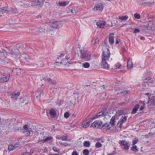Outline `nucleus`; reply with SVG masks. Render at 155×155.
<instances>
[{
	"label": "nucleus",
	"mask_w": 155,
	"mask_h": 155,
	"mask_svg": "<svg viewBox=\"0 0 155 155\" xmlns=\"http://www.w3.org/2000/svg\"><path fill=\"white\" fill-rule=\"evenodd\" d=\"M91 119L89 120L86 121L85 123L84 122L82 124V127L84 128H86L88 127L90 125V123L91 122Z\"/></svg>",
	"instance_id": "412c9836"
},
{
	"label": "nucleus",
	"mask_w": 155,
	"mask_h": 155,
	"mask_svg": "<svg viewBox=\"0 0 155 155\" xmlns=\"http://www.w3.org/2000/svg\"><path fill=\"white\" fill-rule=\"evenodd\" d=\"M66 1L59 2L58 3L59 5L60 6H64L67 5L68 4Z\"/></svg>",
	"instance_id": "c85d7f7f"
},
{
	"label": "nucleus",
	"mask_w": 155,
	"mask_h": 155,
	"mask_svg": "<svg viewBox=\"0 0 155 155\" xmlns=\"http://www.w3.org/2000/svg\"><path fill=\"white\" fill-rule=\"evenodd\" d=\"M104 113L106 114H106L107 115H106V117H104L105 118L107 119L108 118V117H111V116L110 114V113L109 112H107V111H104Z\"/></svg>",
	"instance_id": "ea45409f"
},
{
	"label": "nucleus",
	"mask_w": 155,
	"mask_h": 155,
	"mask_svg": "<svg viewBox=\"0 0 155 155\" xmlns=\"http://www.w3.org/2000/svg\"><path fill=\"white\" fill-rule=\"evenodd\" d=\"M140 30L138 28H135L134 31V33H137L140 32Z\"/></svg>",
	"instance_id": "a18cd8bd"
},
{
	"label": "nucleus",
	"mask_w": 155,
	"mask_h": 155,
	"mask_svg": "<svg viewBox=\"0 0 155 155\" xmlns=\"http://www.w3.org/2000/svg\"><path fill=\"white\" fill-rule=\"evenodd\" d=\"M70 116V114L68 112H66L65 113L64 115V117L66 118H68Z\"/></svg>",
	"instance_id": "58836bf2"
},
{
	"label": "nucleus",
	"mask_w": 155,
	"mask_h": 155,
	"mask_svg": "<svg viewBox=\"0 0 155 155\" xmlns=\"http://www.w3.org/2000/svg\"><path fill=\"white\" fill-rule=\"evenodd\" d=\"M49 114L52 118H54L56 116V111L54 109L51 108L50 110Z\"/></svg>",
	"instance_id": "f3484780"
},
{
	"label": "nucleus",
	"mask_w": 155,
	"mask_h": 155,
	"mask_svg": "<svg viewBox=\"0 0 155 155\" xmlns=\"http://www.w3.org/2000/svg\"><path fill=\"white\" fill-rule=\"evenodd\" d=\"M140 39L141 40H144L145 39V37H144L141 36L140 37Z\"/></svg>",
	"instance_id": "052dcab7"
},
{
	"label": "nucleus",
	"mask_w": 155,
	"mask_h": 155,
	"mask_svg": "<svg viewBox=\"0 0 155 155\" xmlns=\"http://www.w3.org/2000/svg\"><path fill=\"white\" fill-rule=\"evenodd\" d=\"M1 11H2V14L5 13V10L2 9V10Z\"/></svg>",
	"instance_id": "13d9d810"
},
{
	"label": "nucleus",
	"mask_w": 155,
	"mask_h": 155,
	"mask_svg": "<svg viewBox=\"0 0 155 155\" xmlns=\"http://www.w3.org/2000/svg\"><path fill=\"white\" fill-rule=\"evenodd\" d=\"M147 83H146L145 82H144L143 84V86L146 87H147Z\"/></svg>",
	"instance_id": "603ef678"
},
{
	"label": "nucleus",
	"mask_w": 155,
	"mask_h": 155,
	"mask_svg": "<svg viewBox=\"0 0 155 155\" xmlns=\"http://www.w3.org/2000/svg\"><path fill=\"white\" fill-rule=\"evenodd\" d=\"M5 13L8 14L10 13V11L8 10H5Z\"/></svg>",
	"instance_id": "680f3d73"
},
{
	"label": "nucleus",
	"mask_w": 155,
	"mask_h": 155,
	"mask_svg": "<svg viewBox=\"0 0 155 155\" xmlns=\"http://www.w3.org/2000/svg\"><path fill=\"white\" fill-rule=\"evenodd\" d=\"M131 149L133 151L137 152L139 151V149L137 147V146L134 145L131 147Z\"/></svg>",
	"instance_id": "cd10ccee"
},
{
	"label": "nucleus",
	"mask_w": 155,
	"mask_h": 155,
	"mask_svg": "<svg viewBox=\"0 0 155 155\" xmlns=\"http://www.w3.org/2000/svg\"><path fill=\"white\" fill-rule=\"evenodd\" d=\"M106 114L104 113V111H101L99 113H97L91 119L93 120L97 118H99L101 117H106V114Z\"/></svg>",
	"instance_id": "0eeeda50"
},
{
	"label": "nucleus",
	"mask_w": 155,
	"mask_h": 155,
	"mask_svg": "<svg viewBox=\"0 0 155 155\" xmlns=\"http://www.w3.org/2000/svg\"><path fill=\"white\" fill-rule=\"evenodd\" d=\"M64 54H60L58 55V59H60L61 61L60 62H57L56 63H60V64H62L64 65L68 66L69 65V61L68 60L70 58V57L66 56L65 58H63L64 56Z\"/></svg>",
	"instance_id": "20e7f679"
},
{
	"label": "nucleus",
	"mask_w": 155,
	"mask_h": 155,
	"mask_svg": "<svg viewBox=\"0 0 155 155\" xmlns=\"http://www.w3.org/2000/svg\"><path fill=\"white\" fill-rule=\"evenodd\" d=\"M97 141H100L101 140L102 142H103V141L102 140V139L101 138H98V139H97Z\"/></svg>",
	"instance_id": "4d7b16f0"
},
{
	"label": "nucleus",
	"mask_w": 155,
	"mask_h": 155,
	"mask_svg": "<svg viewBox=\"0 0 155 155\" xmlns=\"http://www.w3.org/2000/svg\"><path fill=\"white\" fill-rule=\"evenodd\" d=\"M146 95H147L148 97H149L150 96V95L148 93H146Z\"/></svg>",
	"instance_id": "0e129e2a"
},
{
	"label": "nucleus",
	"mask_w": 155,
	"mask_h": 155,
	"mask_svg": "<svg viewBox=\"0 0 155 155\" xmlns=\"http://www.w3.org/2000/svg\"><path fill=\"white\" fill-rule=\"evenodd\" d=\"M144 107L145 106L144 105L141 106L140 109V110H142L144 109Z\"/></svg>",
	"instance_id": "3c124183"
},
{
	"label": "nucleus",
	"mask_w": 155,
	"mask_h": 155,
	"mask_svg": "<svg viewBox=\"0 0 155 155\" xmlns=\"http://www.w3.org/2000/svg\"><path fill=\"white\" fill-rule=\"evenodd\" d=\"M98 45V40L93 39L91 40V45L94 48H95Z\"/></svg>",
	"instance_id": "2eb2a0df"
},
{
	"label": "nucleus",
	"mask_w": 155,
	"mask_h": 155,
	"mask_svg": "<svg viewBox=\"0 0 155 155\" xmlns=\"http://www.w3.org/2000/svg\"><path fill=\"white\" fill-rule=\"evenodd\" d=\"M106 22L102 21H99L96 22V25L100 28H103L105 25Z\"/></svg>",
	"instance_id": "ddd939ff"
},
{
	"label": "nucleus",
	"mask_w": 155,
	"mask_h": 155,
	"mask_svg": "<svg viewBox=\"0 0 155 155\" xmlns=\"http://www.w3.org/2000/svg\"><path fill=\"white\" fill-rule=\"evenodd\" d=\"M45 80L46 81L48 82L51 85H55L57 84V82L55 81L52 80L50 78H46L45 79Z\"/></svg>",
	"instance_id": "6ab92c4d"
},
{
	"label": "nucleus",
	"mask_w": 155,
	"mask_h": 155,
	"mask_svg": "<svg viewBox=\"0 0 155 155\" xmlns=\"http://www.w3.org/2000/svg\"><path fill=\"white\" fill-rule=\"evenodd\" d=\"M114 34L112 33L110 34L109 37V43L111 45H112L114 42Z\"/></svg>",
	"instance_id": "4468645a"
},
{
	"label": "nucleus",
	"mask_w": 155,
	"mask_h": 155,
	"mask_svg": "<svg viewBox=\"0 0 155 155\" xmlns=\"http://www.w3.org/2000/svg\"><path fill=\"white\" fill-rule=\"evenodd\" d=\"M71 12L73 14H75L76 13V11L74 8L71 10Z\"/></svg>",
	"instance_id": "c03bdc74"
},
{
	"label": "nucleus",
	"mask_w": 155,
	"mask_h": 155,
	"mask_svg": "<svg viewBox=\"0 0 155 155\" xmlns=\"http://www.w3.org/2000/svg\"><path fill=\"white\" fill-rule=\"evenodd\" d=\"M19 92H17V93H13L11 94L12 97L15 99L16 100L20 95Z\"/></svg>",
	"instance_id": "b1692460"
},
{
	"label": "nucleus",
	"mask_w": 155,
	"mask_h": 155,
	"mask_svg": "<svg viewBox=\"0 0 155 155\" xmlns=\"http://www.w3.org/2000/svg\"><path fill=\"white\" fill-rule=\"evenodd\" d=\"M110 54L108 49L104 51L102 53L101 65L103 68L108 69L109 68V65L108 62L109 61Z\"/></svg>",
	"instance_id": "f257e3e1"
},
{
	"label": "nucleus",
	"mask_w": 155,
	"mask_h": 155,
	"mask_svg": "<svg viewBox=\"0 0 155 155\" xmlns=\"http://www.w3.org/2000/svg\"><path fill=\"white\" fill-rule=\"evenodd\" d=\"M10 77V74H8L7 75H3V76L2 78H0V83H4L8 81Z\"/></svg>",
	"instance_id": "f8f14e48"
},
{
	"label": "nucleus",
	"mask_w": 155,
	"mask_h": 155,
	"mask_svg": "<svg viewBox=\"0 0 155 155\" xmlns=\"http://www.w3.org/2000/svg\"><path fill=\"white\" fill-rule=\"evenodd\" d=\"M72 155H78V154L76 151H74L72 153Z\"/></svg>",
	"instance_id": "09e8293b"
},
{
	"label": "nucleus",
	"mask_w": 155,
	"mask_h": 155,
	"mask_svg": "<svg viewBox=\"0 0 155 155\" xmlns=\"http://www.w3.org/2000/svg\"><path fill=\"white\" fill-rule=\"evenodd\" d=\"M127 116L125 115L123 116L120 119V121L118 122L117 124V125H120L119 126V127L121 128L122 127V124L123 123H125L127 119Z\"/></svg>",
	"instance_id": "9b49d317"
},
{
	"label": "nucleus",
	"mask_w": 155,
	"mask_h": 155,
	"mask_svg": "<svg viewBox=\"0 0 155 155\" xmlns=\"http://www.w3.org/2000/svg\"><path fill=\"white\" fill-rule=\"evenodd\" d=\"M7 53L4 50H2V51H0V53Z\"/></svg>",
	"instance_id": "bf43d9fd"
},
{
	"label": "nucleus",
	"mask_w": 155,
	"mask_h": 155,
	"mask_svg": "<svg viewBox=\"0 0 155 155\" xmlns=\"http://www.w3.org/2000/svg\"><path fill=\"white\" fill-rule=\"evenodd\" d=\"M52 138V137H48L45 139H43L41 140H39V142H41L42 143H44L45 142H47L51 140Z\"/></svg>",
	"instance_id": "393cba45"
},
{
	"label": "nucleus",
	"mask_w": 155,
	"mask_h": 155,
	"mask_svg": "<svg viewBox=\"0 0 155 155\" xmlns=\"http://www.w3.org/2000/svg\"><path fill=\"white\" fill-rule=\"evenodd\" d=\"M103 89H105V87H104V85L103 86Z\"/></svg>",
	"instance_id": "338daca9"
},
{
	"label": "nucleus",
	"mask_w": 155,
	"mask_h": 155,
	"mask_svg": "<svg viewBox=\"0 0 155 155\" xmlns=\"http://www.w3.org/2000/svg\"><path fill=\"white\" fill-rule=\"evenodd\" d=\"M151 78L150 77H148L146 78L145 80H143V82H145L146 83H147V81H149L151 80Z\"/></svg>",
	"instance_id": "a19ab883"
},
{
	"label": "nucleus",
	"mask_w": 155,
	"mask_h": 155,
	"mask_svg": "<svg viewBox=\"0 0 155 155\" xmlns=\"http://www.w3.org/2000/svg\"><path fill=\"white\" fill-rule=\"evenodd\" d=\"M119 144L121 146H123L122 148L125 150H128L129 149V146H128V143L125 140L121 141L119 142Z\"/></svg>",
	"instance_id": "9d476101"
},
{
	"label": "nucleus",
	"mask_w": 155,
	"mask_h": 155,
	"mask_svg": "<svg viewBox=\"0 0 155 155\" xmlns=\"http://www.w3.org/2000/svg\"><path fill=\"white\" fill-rule=\"evenodd\" d=\"M153 2H152V3H150V4H150V5H151V4H153Z\"/></svg>",
	"instance_id": "774afa93"
},
{
	"label": "nucleus",
	"mask_w": 155,
	"mask_h": 155,
	"mask_svg": "<svg viewBox=\"0 0 155 155\" xmlns=\"http://www.w3.org/2000/svg\"><path fill=\"white\" fill-rule=\"evenodd\" d=\"M120 40L119 39L117 38L116 39V44H118L120 42Z\"/></svg>",
	"instance_id": "864d4df0"
},
{
	"label": "nucleus",
	"mask_w": 155,
	"mask_h": 155,
	"mask_svg": "<svg viewBox=\"0 0 155 155\" xmlns=\"http://www.w3.org/2000/svg\"><path fill=\"white\" fill-rule=\"evenodd\" d=\"M121 66V64L119 62L116 63L115 65V68H120Z\"/></svg>",
	"instance_id": "72a5a7b5"
},
{
	"label": "nucleus",
	"mask_w": 155,
	"mask_h": 155,
	"mask_svg": "<svg viewBox=\"0 0 155 155\" xmlns=\"http://www.w3.org/2000/svg\"><path fill=\"white\" fill-rule=\"evenodd\" d=\"M115 115L112 117L111 119L110 120V127H113L115 124Z\"/></svg>",
	"instance_id": "aec40b11"
},
{
	"label": "nucleus",
	"mask_w": 155,
	"mask_h": 155,
	"mask_svg": "<svg viewBox=\"0 0 155 155\" xmlns=\"http://www.w3.org/2000/svg\"><path fill=\"white\" fill-rule=\"evenodd\" d=\"M24 5H25L26 6L27 5V6H29V5H28V4H24Z\"/></svg>",
	"instance_id": "69168bd1"
},
{
	"label": "nucleus",
	"mask_w": 155,
	"mask_h": 155,
	"mask_svg": "<svg viewBox=\"0 0 155 155\" xmlns=\"http://www.w3.org/2000/svg\"><path fill=\"white\" fill-rule=\"evenodd\" d=\"M83 145L85 147H89L90 146L91 143L89 141H85L84 142Z\"/></svg>",
	"instance_id": "c756f323"
},
{
	"label": "nucleus",
	"mask_w": 155,
	"mask_h": 155,
	"mask_svg": "<svg viewBox=\"0 0 155 155\" xmlns=\"http://www.w3.org/2000/svg\"><path fill=\"white\" fill-rule=\"evenodd\" d=\"M102 146V145L99 142H97L96 143L95 147L97 148H98L101 147Z\"/></svg>",
	"instance_id": "4c0bfd02"
},
{
	"label": "nucleus",
	"mask_w": 155,
	"mask_h": 155,
	"mask_svg": "<svg viewBox=\"0 0 155 155\" xmlns=\"http://www.w3.org/2000/svg\"><path fill=\"white\" fill-rule=\"evenodd\" d=\"M119 20H122L125 21L128 18V16L127 15L122 16H119Z\"/></svg>",
	"instance_id": "a878e982"
},
{
	"label": "nucleus",
	"mask_w": 155,
	"mask_h": 155,
	"mask_svg": "<svg viewBox=\"0 0 155 155\" xmlns=\"http://www.w3.org/2000/svg\"><path fill=\"white\" fill-rule=\"evenodd\" d=\"M9 54H15V51L12 49L9 50V52L8 53Z\"/></svg>",
	"instance_id": "49530a36"
},
{
	"label": "nucleus",
	"mask_w": 155,
	"mask_h": 155,
	"mask_svg": "<svg viewBox=\"0 0 155 155\" xmlns=\"http://www.w3.org/2000/svg\"><path fill=\"white\" fill-rule=\"evenodd\" d=\"M51 25L54 28H58L62 26V24L60 21L53 20L51 23Z\"/></svg>",
	"instance_id": "423d86ee"
},
{
	"label": "nucleus",
	"mask_w": 155,
	"mask_h": 155,
	"mask_svg": "<svg viewBox=\"0 0 155 155\" xmlns=\"http://www.w3.org/2000/svg\"><path fill=\"white\" fill-rule=\"evenodd\" d=\"M130 91L127 90H125L123 91H121L120 92V94L123 95H126L130 93Z\"/></svg>",
	"instance_id": "473e14b6"
},
{
	"label": "nucleus",
	"mask_w": 155,
	"mask_h": 155,
	"mask_svg": "<svg viewBox=\"0 0 155 155\" xmlns=\"http://www.w3.org/2000/svg\"><path fill=\"white\" fill-rule=\"evenodd\" d=\"M68 138V136H63L62 137L61 139L62 140H67Z\"/></svg>",
	"instance_id": "79ce46f5"
},
{
	"label": "nucleus",
	"mask_w": 155,
	"mask_h": 155,
	"mask_svg": "<svg viewBox=\"0 0 155 155\" xmlns=\"http://www.w3.org/2000/svg\"><path fill=\"white\" fill-rule=\"evenodd\" d=\"M21 124L18 123L14 125V129L17 130H21L24 133H25L27 136H29L31 132L32 131L31 128H30L27 124L25 125L23 127V129H21V126H20Z\"/></svg>",
	"instance_id": "f03ea898"
},
{
	"label": "nucleus",
	"mask_w": 155,
	"mask_h": 155,
	"mask_svg": "<svg viewBox=\"0 0 155 155\" xmlns=\"http://www.w3.org/2000/svg\"><path fill=\"white\" fill-rule=\"evenodd\" d=\"M110 125L107 123H105L103 125H101V128L103 130H107L110 129L111 127H110Z\"/></svg>",
	"instance_id": "dca6fc26"
},
{
	"label": "nucleus",
	"mask_w": 155,
	"mask_h": 155,
	"mask_svg": "<svg viewBox=\"0 0 155 155\" xmlns=\"http://www.w3.org/2000/svg\"><path fill=\"white\" fill-rule=\"evenodd\" d=\"M122 50L123 53H125L126 51V49L124 47H123V48H122Z\"/></svg>",
	"instance_id": "8fccbe9b"
},
{
	"label": "nucleus",
	"mask_w": 155,
	"mask_h": 155,
	"mask_svg": "<svg viewBox=\"0 0 155 155\" xmlns=\"http://www.w3.org/2000/svg\"><path fill=\"white\" fill-rule=\"evenodd\" d=\"M126 101H125V102H122L121 103V104L123 105L124 104L126 103Z\"/></svg>",
	"instance_id": "e2e57ef3"
},
{
	"label": "nucleus",
	"mask_w": 155,
	"mask_h": 155,
	"mask_svg": "<svg viewBox=\"0 0 155 155\" xmlns=\"http://www.w3.org/2000/svg\"><path fill=\"white\" fill-rule=\"evenodd\" d=\"M17 147H18L17 144H15L14 145L11 144L8 146V149L10 151H11L14 150Z\"/></svg>",
	"instance_id": "5701e85b"
},
{
	"label": "nucleus",
	"mask_w": 155,
	"mask_h": 155,
	"mask_svg": "<svg viewBox=\"0 0 155 155\" xmlns=\"http://www.w3.org/2000/svg\"><path fill=\"white\" fill-rule=\"evenodd\" d=\"M149 99V100L148 101L147 103H149L150 102L152 105H155V100L154 99V97H153V99L151 98V100L150 99V98Z\"/></svg>",
	"instance_id": "7c9ffc66"
},
{
	"label": "nucleus",
	"mask_w": 155,
	"mask_h": 155,
	"mask_svg": "<svg viewBox=\"0 0 155 155\" xmlns=\"http://www.w3.org/2000/svg\"><path fill=\"white\" fill-rule=\"evenodd\" d=\"M146 25H145V27L147 28H148L149 25V24L148 22H147L145 23Z\"/></svg>",
	"instance_id": "5fc2aeb1"
},
{
	"label": "nucleus",
	"mask_w": 155,
	"mask_h": 155,
	"mask_svg": "<svg viewBox=\"0 0 155 155\" xmlns=\"http://www.w3.org/2000/svg\"><path fill=\"white\" fill-rule=\"evenodd\" d=\"M115 153L114 152L113 153H108L107 155H114Z\"/></svg>",
	"instance_id": "6e6d98bb"
},
{
	"label": "nucleus",
	"mask_w": 155,
	"mask_h": 155,
	"mask_svg": "<svg viewBox=\"0 0 155 155\" xmlns=\"http://www.w3.org/2000/svg\"><path fill=\"white\" fill-rule=\"evenodd\" d=\"M83 153L84 155H88L89 152L88 150L85 149L83 150Z\"/></svg>",
	"instance_id": "f704fd0d"
},
{
	"label": "nucleus",
	"mask_w": 155,
	"mask_h": 155,
	"mask_svg": "<svg viewBox=\"0 0 155 155\" xmlns=\"http://www.w3.org/2000/svg\"><path fill=\"white\" fill-rule=\"evenodd\" d=\"M102 124V122L101 121H95L91 125V127L94 128H100L101 127Z\"/></svg>",
	"instance_id": "6e6552de"
},
{
	"label": "nucleus",
	"mask_w": 155,
	"mask_h": 155,
	"mask_svg": "<svg viewBox=\"0 0 155 155\" xmlns=\"http://www.w3.org/2000/svg\"><path fill=\"white\" fill-rule=\"evenodd\" d=\"M33 153V152L32 151L30 153L29 152H25L22 153L21 155H31Z\"/></svg>",
	"instance_id": "e433bc0d"
},
{
	"label": "nucleus",
	"mask_w": 155,
	"mask_h": 155,
	"mask_svg": "<svg viewBox=\"0 0 155 155\" xmlns=\"http://www.w3.org/2000/svg\"><path fill=\"white\" fill-rule=\"evenodd\" d=\"M124 113V112L122 110H120L118 111L116 113L115 115L117 116L122 115Z\"/></svg>",
	"instance_id": "2f4dec72"
},
{
	"label": "nucleus",
	"mask_w": 155,
	"mask_h": 155,
	"mask_svg": "<svg viewBox=\"0 0 155 155\" xmlns=\"http://www.w3.org/2000/svg\"><path fill=\"white\" fill-rule=\"evenodd\" d=\"M103 6L102 4L99 3L96 4L93 8L94 11H98L101 12L103 9Z\"/></svg>",
	"instance_id": "1a4fd4ad"
},
{
	"label": "nucleus",
	"mask_w": 155,
	"mask_h": 155,
	"mask_svg": "<svg viewBox=\"0 0 155 155\" xmlns=\"http://www.w3.org/2000/svg\"><path fill=\"white\" fill-rule=\"evenodd\" d=\"M90 66V64L87 62L84 63L82 64V67L85 68H88Z\"/></svg>",
	"instance_id": "bb28decb"
},
{
	"label": "nucleus",
	"mask_w": 155,
	"mask_h": 155,
	"mask_svg": "<svg viewBox=\"0 0 155 155\" xmlns=\"http://www.w3.org/2000/svg\"><path fill=\"white\" fill-rule=\"evenodd\" d=\"M80 56L81 59L86 61L90 60L91 59V53L86 49H82L80 50Z\"/></svg>",
	"instance_id": "7ed1b4c3"
},
{
	"label": "nucleus",
	"mask_w": 155,
	"mask_h": 155,
	"mask_svg": "<svg viewBox=\"0 0 155 155\" xmlns=\"http://www.w3.org/2000/svg\"><path fill=\"white\" fill-rule=\"evenodd\" d=\"M53 150L55 152H58L59 150L56 147H54L53 148Z\"/></svg>",
	"instance_id": "de8ad7c7"
},
{
	"label": "nucleus",
	"mask_w": 155,
	"mask_h": 155,
	"mask_svg": "<svg viewBox=\"0 0 155 155\" xmlns=\"http://www.w3.org/2000/svg\"><path fill=\"white\" fill-rule=\"evenodd\" d=\"M138 140L137 139H134L133 140V144L134 145L138 142Z\"/></svg>",
	"instance_id": "37998d69"
},
{
	"label": "nucleus",
	"mask_w": 155,
	"mask_h": 155,
	"mask_svg": "<svg viewBox=\"0 0 155 155\" xmlns=\"http://www.w3.org/2000/svg\"><path fill=\"white\" fill-rule=\"evenodd\" d=\"M127 68L128 69H130L133 68V65L132 61L130 58L127 59Z\"/></svg>",
	"instance_id": "a211bd4d"
},
{
	"label": "nucleus",
	"mask_w": 155,
	"mask_h": 155,
	"mask_svg": "<svg viewBox=\"0 0 155 155\" xmlns=\"http://www.w3.org/2000/svg\"><path fill=\"white\" fill-rule=\"evenodd\" d=\"M140 105L139 104H137L134 107V108L133 110H132L131 114H135L137 110H138V109L140 107Z\"/></svg>",
	"instance_id": "4be33fe9"
},
{
	"label": "nucleus",
	"mask_w": 155,
	"mask_h": 155,
	"mask_svg": "<svg viewBox=\"0 0 155 155\" xmlns=\"http://www.w3.org/2000/svg\"><path fill=\"white\" fill-rule=\"evenodd\" d=\"M45 0L42 1L39 0H35L32 1L31 5L37 7H41L43 5L44 2Z\"/></svg>",
	"instance_id": "39448f33"
},
{
	"label": "nucleus",
	"mask_w": 155,
	"mask_h": 155,
	"mask_svg": "<svg viewBox=\"0 0 155 155\" xmlns=\"http://www.w3.org/2000/svg\"><path fill=\"white\" fill-rule=\"evenodd\" d=\"M134 16L136 18H137V19H139L140 18V15L139 14H138V13H135L134 14Z\"/></svg>",
	"instance_id": "c9c22d12"
}]
</instances>
